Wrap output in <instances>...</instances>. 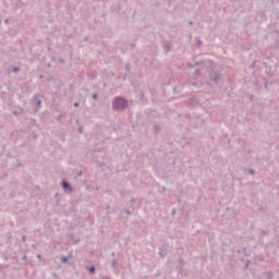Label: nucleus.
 I'll return each instance as SVG.
<instances>
[{
    "label": "nucleus",
    "instance_id": "7",
    "mask_svg": "<svg viewBox=\"0 0 279 279\" xmlns=\"http://www.w3.org/2000/svg\"><path fill=\"white\" fill-rule=\"evenodd\" d=\"M88 271H89V274H95V271H96V268H95V266H90V267H88Z\"/></svg>",
    "mask_w": 279,
    "mask_h": 279
},
{
    "label": "nucleus",
    "instance_id": "22",
    "mask_svg": "<svg viewBox=\"0 0 279 279\" xmlns=\"http://www.w3.org/2000/svg\"><path fill=\"white\" fill-rule=\"evenodd\" d=\"M159 254H160V256H165V253H162V252H160Z\"/></svg>",
    "mask_w": 279,
    "mask_h": 279
},
{
    "label": "nucleus",
    "instance_id": "8",
    "mask_svg": "<svg viewBox=\"0 0 279 279\" xmlns=\"http://www.w3.org/2000/svg\"><path fill=\"white\" fill-rule=\"evenodd\" d=\"M265 276H266V278H268V279L274 278V274H271V272H266Z\"/></svg>",
    "mask_w": 279,
    "mask_h": 279
},
{
    "label": "nucleus",
    "instance_id": "24",
    "mask_svg": "<svg viewBox=\"0 0 279 279\" xmlns=\"http://www.w3.org/2000/svg\"><path fill=\"white\" fill-rule=\"evenodd\" d=\"M116 253H112L111 256H114Z\"/></svg>",
    "mask_w": 279,
    "mask_h": 279
},
{
    "label": "nucleus",
    "instance_id": "21",
    "mask_svg": "<svg viewBox=\"0 0 279 279\" xmlns=\"http://www.w3.org/2000/svg\"><path fill=\"white\" fill-rule=\"evenodd\" d=\"M131 202H132V204H134V202H136V199L132 198Z\"/></svg>",
    "mask_w": 279,
    "mask_h": 279
},
{
    "label": "nucleus",
    "instance_id": "18",
    "mask_svg": "<svg viewBox=\"0 0 279 279\" xmlns=\"http://www.w3.org/2000/svg\"><path fill=\"white\" fill-rule=\"evenodd\" d=\"M125 214H126V215H132V211H130V210L126 209V210H125Z\"/></svg>",
    "mask_w": 279,
    "mask_h": 279
},
{
    "label": "nucleus",
    "instance_id": "13",
    "mask_svg": "<svg viewBox=\"0 0 279 279\" xmlns=\"http://www.w3.org/2000/svg\"><path fill=\"white\" fill-rule=\"evenodd\" d=\"M83 131H84V128L80 126V128H78L80 134H82Z\"/></svg>",
    "mask_w": 279,
    "mask_h": 279
},
{
    "label": "nucleus",
    "instance_id": "14",
    "mask_svg": "<svg viewBox=\"0 0 279 279\" xmlns=\"http://www.w3.org/2000/svg\"><path fill=\"white\" fill-rule=\"evenodd\" d=\"M187 66H189L190 69H193L195 65H193L192 63H189Z\"/></svg>",
    "mask_w": 279,
    "mask_h": 279
},
{
    "label": "nucleus",
    "instance_id": "26",
    "mask_svg": "<svg viewBox=\"0 0 279 279\" xmlns=\"http://www.w3.org/2000/svg\"><path fill=\"white\" fill-rule=\"evenodd\" d=\"M132 47H135V45L133 44Z\"/></svg>",
    "mask_w": 279,
    "mask_h": 279
},
{
    "label": "nucleus",
    "instance_id": "12",
    "mask_svg": "<svg viewBox=\"0 0 279 279\" xmlns=\"http://www.w3.org/2000/svg\"><path fill=\"white\" fill-rule=\"evenodd\" d=\"M92 99L97 100L98 99V95L97 94H93Z\"/></svg>",
    "mask_w": 279,
    "mask_h": 279
},
{
    "label": "nucleus",
    "instance_id": "1",
    "mask_svg": "<svg viewBox=\"0 0 279 279\" xmlns=\"http://www.w3.org/2000/svg\"><path fill=\"white\" fill-rule=\"evenodd\" d=\"M113 110H125L128 108V100L123 97H116L112 102Z\"/></svg>",
    "mask_w": 279,
    "mask_h": 279
},
{
    "label": "nucleus",
    "instance_id": "5",
    "mask_svg": "<svg viewBox=\"0 0 279 279\" xmlns=\"http://www.w3.org/2000/svg\"><path fill=\"white\" fill-rule=\"evenodd\" d=\"M169 51H171V43L166 41V43H165V52H166V53H169Z\"/></svg>",
    "mask_w": 279,
    "mask_h": 279
},
{
    "label": "nucleus",
    "instance_id": "25",
    "mask_svg": "<svg viewBox=\"0 0 279 279\" xmlns=\"http://www.w3.org/2000/svg\"><path fill=\"white\" fill-rule=\"evenodd\" d=\"M40 80H43V75H40Z\"/></svg>",
    "mask_w": 279,
    "mask_h": 279
},
{
    "label": "nucleus",
    "instance_id": "17",
    "mask_svg": "<svg viewBox=\"0 0 279 279\" xmlns=\"http://www.w3.org/2000/svg\"><path fill=\"white\" fill-rule=\"evenodd\" d=\"M19 70V68H13V72L16 73Z\"/></svg>",
    "mask_w": 279,
    "mask_h": 279
},
{
    "label": "nucleus",
    "instance_id": "3",
    "mask_svg": "<svg viewBox=\"0 0 279 279\" xmlns=\"http://www.w3.org/2000/svg\"><path fill=\"white\" fill-rule=\"evenodd\" d=\"M62 189L65 191V193L73 192V187H71V183H69L68 181L62 182Z\"/></svg>",
    "mask_w": 279,
    "mask_h": 279
},
{
    "label": "nucleus",
    "instance_id": "16",
    "mask_svg": "<svg viewBox=\"0 0 279 279\" xmlns=\"http://www.w3.org/2000/svg\"><path fill=\"white\" fill-rule=\"evenodd\" d=\"M22 241L25 242L27 241V238L25 235L22 236Z\"/></svg>",
    "mask_w": 279,
    "mask_h": 279
},
{
    "label": "nucleus",
    "instance_id": "4",
    "mask_svg": "<svg viewBox=\"0 0 279 279\" xmlns=\"http://www.w3.org/2000/svg\"><path fill=\"white\" fill-rule=\"evenodd\" d=\"M210 84H217V80H219V74L217 72H213L209 74Z\"/></svg>",
    "mask_w": 279,
    "mask_h": 279
},
{
    "label": "nucleus",
    "instance_id": "20",
    "mask_svg": "<svg viewBox=\"0 0 279 279\" xmlns=\"http://www.w3.org/2000/svg\"><path fill=\"white\" fill-rule=\"evenodd\" d=\"M26 259H27V255H24V256H23V260H26Z\"/></svg>",
    "mask_w": 279,
    "mask_h": 279
},
{
    "label": "nucleus",
    "instance_id": "6",
    "mask_svg": "<svg viewBox=\"0 0 279 279\" xmlns=\"http://www.w3.org/2000/svg\"><path fill=\"white\" fill-rule=\"evenodd\" d=\"M68 260H69L68 256H65V255L61 256V263H68Z\"/></svg>",
    "mask_w": 279,
    "mask_h": 279
},
{
    "label": "nucleus",
    "instance_id": "10",
    "mask_svg": "<svg viewBox=\"0 0 279 279\" xmlns=\"http://www.w3.org/2000/svg\"><path fill=\"white\" fill-rule=\"evenodd\" d=\"M111 267H113V269H114V267H117V259H113V260H112Z\"/></svg>",
    "mask_w": 279,
    "mask_h": 279
},
{
    "label": "nucleus",
    "instance_id": "9",
    "mask_svg": "<svg viewBox=\"0 0 279 279\" xmlns=\"http://www.w3.org/2000/svg\"><path fill=\"white\" fill-rule=\"evenodd\" d=\"M7 239H8V242L10 243V241L12 240V233H11V232H9V233L7 234Z\"/></svg>",
    "mask_w": 279,
    "mask_h": 279
},
{
    "label": "nucleus",
    "instance_id": "11",
    "mask_svg": "<svg viewBox=\"0 0 279 279\" xmlns=\"http://www.w3.org/2000/svg\"><path fill=\"white\" fill-rule=\"evenodd\" d=\"M248 173H250V175H254V169L250 168Z\"/></svg>",
    "mask_w": 279,
    "mask_h": 279
},
{
    "label": "nucleus",
    "instance_id": "23",
    "mask_svg": "<svg viewBox=\"0 0 279 279\" xmlns=\"http://www.w3.org/2000/svg\"><path fill=\"white\" fill-rule=\"evenodd\" d=\"M197 64H199V62H195V66H197Z\"/></svg>",
    "mask_w": 279,
    "mask_h": 279
},
{
    "label": "nucleus",
    "instance_id": "15",
    "mask_svg": "<svg viewBox=\"0 0 279 279\" xmlns=\"http://www.w3.org/2000/svg\"><path fill=\"white\" fill-rule=\"evenodd\" d=\"M78 107H80V102H75L74 108H78Z\"/></svg>",
    "mask_w": 279,
    "mask_h": 279
},
{
    "label": "nucleus",
    "instance_id": "27",
    "mask_svg": "<svg viewBox=\"0 0 279 279\" xmlns=\"http://www.w3.org/2000/svg\"><path fill=\"white\" fill-rule=\"evenodd\" d=\"M5 23H8V20H5Z\"/></svg>",
    "mask_w": 279,
    "mask_h": 279
},
{
    "label": "nucleus",
    "instance_id": "2",
    "mask_svg": "<svg viewBox=\"0 0 279 279\" xmlns=\"http://www.w3.org/2000/svg\"><path fill=\"white\" fill-rule=\"evenodd\" d=\"M33 105L36 108V112L40 110V106L43 105V100H40V94H35L33 96Z\"/></svg>",
    "mask_w": 279,
    "mask_h": 279
},
{
    "label": "nucleus",
    "instance_id": "19",
    "mask_svg": "<svg viewBox=\"0 0 279 279\" xmlns=\"http://www.w3.org/2000/svg\"><path fill=\"white\" fill-rule=\"evenodd\" d=\"M59 62L64 63V59H59Z\"/></svg>",
    "mask_w": 279,
    "mask_h": 279
}]
</instances>
